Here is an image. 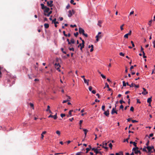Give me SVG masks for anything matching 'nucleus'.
<instances>
[{"instance_id":"obj_1","label":"nucleus","mask_w":155,"mask_h":155,"mask_svg":"<svg viewBox=\"0 0 155 155\" xmlns=\"http://www.w3.org/2000/svg\"><path fill=\"white\" fill-rule=\"evenodd\" d=\"M79 32L80 34H82L83 35H84L85 37H87V35L84 33V30L81 28H79Z\"/></svg>"},{"instance_id":"obj_2","label":"nucleus","mask_w":155,"mask_h":155,"mask_svg":"<svg viewBox=\"0 0 155 155\" xmlns=\"http://www.w3.org/2000/svg\"><path fill=\"white\" fill-rule=\"evenodd\" d=\"M44 14L46 16V15H47V13L49 12L50 10V8L46 6L45 9H44Z\"/></svg>"},{"instance_id":"obj_3","label":"nucleus","mask_w":155,"mask_h":155,"mask_svg":"<svg viewBox=\"0 0 155 155\" xmlns=\"http://www.w3.org/2000/svg\"><path fill=\"white\" fill-rule=\"evenodd\" d=\"M101 34V32H99L98 33V35H97L96 36V41L97 42L99 41V38H102V36L101 35H100Z\"/></svg>"},{"instance_id":"obj_4","label":"nucleus","mask_w":155,"mask_h":155,"mask_svg":"<svg viewBox=\"0 0 155 155\" xmlns=\"http://www.w3.org/2000/svg\"><path fill=\"white\" fill-rule=\"evenodd\" d=\"M74 10H72V11L71 10H69L68 11V16L69 17H71L72 15L73 14H74Z\"/></svg>"},{"instance_id":"obj_5","label":"nucleus","mask_w":155,"mask_h":155,"mask_svg":"<svg viewBox=\"0 0 155 155\" xmlns=\"http://www.w3.org/2000/svg\"><path fill=\"white\" fill-rule=\"evenodd\" d=\"M53 1L52 0L50 1L49 2H47V4L48 6L51 7L53 6Z\"/></svg>"},{"instance_id":"obj_6","label":"nucleus","mask_w":155,"mask_h":155,"mask_svg":"<svg viewBox=\"0 0 155 155\" xmlns=\"http://www.w3.org/2000/svg\"><path fill=\"white\" fill-rule=\"evenodd\" d=\"M56 19L55 18L52 21V23H53L54 24L55 27H57V24H58L59 22L58 21H56Z\"/></svg>"},{"instance_id":"obj_7","label":"nucleus","mask_w":155,"mask_h":155,"mask_svg":"<svg viewBox=\"0 0 155 155\" xmlns=\"http://www.w3.org/2000/svg\"><path fill=\"white\" fill-rule=\"evenodd\" d=\"M147 149L148 150V152H151V150L153 149H154V147L153 146H147L146 147Z\"/></svg>"},{"instance_id":"obj_8","label":"nucleus","mask_w":155,"mask_h":155,"mask_svg":"<svg viewBox=\"0 0 155 155\" xmlns=\"http://www.w3.org/2000/svg\"><path fill=\"white\" fill-rule=\"evenodd\" d=\"M55 68L58 70V71H60V70L59 69V67H60V65L59 64H55Z\"/></svg>"},{"instance_id":"obj_9","label":"nucleus","mask_w":155,"mask_h":155,"mask_svg":"<svg viewBox=\"0 0 155 155\" xmlns=\"http://www.w3.org/2000/svg\"><path fill=\"white\" fill-rule=\"evenodd\" d=\"M48 117L53 118L55 120L57 118V113H56L55 115L54 116L51 114Z\"/></svg>"},{"instance_id":"obj_10","label":"nucleus","mask_w":155,"mask_h":155,"mask_svg":"<svg viewBox=\"0 0 155 155\" xmlns=\"http://www.w3.org/2000/svg\"><path fill=\"white\" fill-rule=\"evenodd\" d=\"M143 91L142 92V94L143 95H146L147 94H148V92L146 91V89L143 87Z\"/></svg>"},{"instance_id":"obj_11","label":"nucleus","mask_w":155,"mask_h":155,"mask_svg":"<svg viewBox=\"0 0 155 155\" xmlns=\"http://www.w3.org/2000/svg\"><path fill=\"white\" fill-rule=\"evenodd\" d=\"M84 40H82V45L80 49L82 51V48H84Z\"/></svg>"},{"instance_id":"obj_12","label":"nucleus","mask_w":155,"mask_h":155,"mask_svg":"<svg viewBox=\"0 0 155 155\" xmlns=\"http://www.w3.org/2000/svg\"><path fill=\"white\" fill-rule=\"evenodd\" d=\"M84 83L86 84L87 86L89 85V80H87L85 78H84Z\"/></svg>"},{"instance_id":"obj_13","label":"nucleus","mask_w":155,"mask_h":155,"mask_svg":"<svg viewBox=\"0 0 155 155\" xmlns=\"http://www.w3.org/2000/svg\"><path fill=\"white\" fill-rule=\"evenodd\" d=\"M104 114L107 116H108L109 115V111L107 110L106 111H104Z\"/></svg>"},{"instance_id":"obj_14","label":"nucleus","mask_w":155,"mask_h":155,"mask_svg":"<svg viewBox=\"0 0 155 155\" xmlns=\"http://www.w3.org/2000/svg\"><path fill=\"white\" fill-rule=\"evenodd\" d=\"M114 113H115L116 114H117V112L113 108L112 109L111 113L112 114H113Z\"/></svg>"},{"instance_id":"obj_15","label":"nucleus","mask_w":155,"mask_h":155,"mask_svg":"<svg viewBox=\"0 0 155 155\" xmlns=\"http://www.w3.org/2000/svg\"><path fill=\"white\" fill-rule=\"evenodd\" d=\"M151 98H152V97H149L148 98L147 100V102L148 103H149L150 104V103L152 101Z\"/></svg>"},{"instance_id":"obj_16","label":"nucleus","mask_w":155,"mask_h":155,"mask_svg":"<svg viewBox=\"0 0 155 155\" xmlns=\"http://www.w3.org/2000/svg\"><path fill=\"white\" fill-rule=\"evenodd\" d=\"M41 9L43 10L44 9L46 6H45L44 4L41 3Z\"/></svg>"},{"instance_id":"obj_17","label":"nucleus","mask_w":155,"mask_h":155,"mask_svg":"<svg viewBox=\"0 0 155 155\" xmlns=\"http://www.w3.org/2000/svg\"><path fill=\"white\" fill-rule=\"evenodd\" d=\"M73 111V110H71L69 111V115L67 116L68 117H71L72 116L71 112Z\"/></svg>"},{"instance_id":"obj_18","label":"nucleus","mask_w":155,"mask_h":155,"mask_svg":"<svg viewBox=\"0 0 155 155\" xmlns=\"http://www.w3.org/2000/svg\"><path fill=\"white\" fill-rule=\"evenodd\" d=\"M44 26L45 28H48L49 27V24H48L45 23L44 24Z\"/></svg>"},{"instance_id":"obj_19","label":"nucleus","mask_w":155,"mask_h":155,"mask_svg":"<svg viewBox=\"0 0 155 155\" xmlns=\"http://www.w3.org/2000/svg\"><path fill=\"white\" fill-rule=\"evenodd\" d=\"M83 130L84 132L85 137H86L87 134L88 132V130L86 129H83Z\"/></svg>"},{"instance_id":"obj_20","label":"nucleus","mask_w":155,"mask_h":155,"mask_svg":"<svg viewBox=\"0 0 155 155\" xmlns=\"http://www.w3.org/2000/svg\"><path fill=\"white\" fill-rule=\"evenodd\" d=\"M134 153L136 154H137L138 153H139L140 154H141L140 151L137 150H135V151L134 152Z\"/></svg>"},{"instance_id":"obj_21","label":"nucleus","mask_w":155,"mask_h":155,"mask_svg":"<svg viewBox=\"0 0 155 155\" xmlns=\"http://www.w3.org/2000/svg\"><path fill=\"white\" fill-rule=\"evenodd\" d=\"M46 133V132L45 131H43L42 134H41V138L42 139H43V137H44V134H45Z\"/></svg>"},{"instance_id":"obj_22","label":"nucleus","mask_w":155,"mask_h":155,"mask_svg":"<svg viewBox=\"0 0 155 155\" xmlns=\"http://www.w3.org/2000/svg\"><path fill=\"white\" fill-rule=\"evenodd\" d=\"M52 11H49L47 13V15H46V16L48 17L52 13Z\"/></svg>"},{"instance_id":"obj_23","label":"nucleus","mask_w":155,"mask_h":155,"mask_svg":"<svg viewBox=\"0 0 155 155\" xmlns=\"http://www.w3.org/2000/svg\"><path fill=\"white\" fill-rule=\"evenodd\" d=\"M102 23V22L101 21L99 20L98 21V23L97 24V25L99 26L100 27H101V24Z\"/></svg>"},{"instance_id":"obj_24","label":"nucleus","mask_w":155,"mask_h":155,"mask_svg":"<svg viewBox=\"0 0 155 155\" xmlns=\"http://www.w3.org/2000/svg\"><path fill=\"white\" fill-rule=\"evenodd\" d=\"M95 151L94 152L96 154H97L98 153H100L101 154V152H99L98 150V149L96 148V150H95Z\"/></svg>"},{"instance_id":"obj_25","label":"nucleus","mask_w":155,"mask_h":155,"mask_svg":"<svg viewBox=\"0 0 155 155\" xmlns=\"http://www.w3.org/2000/svg\"><path fill=\"white\" fill-rule=\"evenodd\" d=\"M116 155H123V153L122 152H120L119 153H116Z\"/></svg>"},{"instance_id":"obj_26","label":"nucleus","mask_w":155,"mask_h":155,"mask_svg":"<svg viewBox=\"0 0 155 155\" xmlns=\"http://www.w3.org/2000/svg\"><path fill=\"white\" fill-rule=\"evenodd\" d=\"M74 41H74V39L73 38H72L71 39L70 42L71 44V43L74 44Z\"/></svg>"},{"instance_id":"obj_27","label":"nucleus","mask_w":155,"mask_h":155,"mask_svg":"<svg viewBox=\"0 0 155 155\" xmlns=\"http://www.w3.org/2000/svg\"><path fill=\"white\" fill-rule=\"evenodd\" d=\"M29 105H30V106H31V107H32V109H34V104H33L30 103H29Z\"/></svg>"},{"instance_id":"obj_28","label":"nucleus","mask_w":155,"mask_h":155,"mask_svg":"<svg viewBox=\"0 0 155 155\" xmlns=\"http://www.w3.org/2000/svg\"><path fill=\"white\" fill-rule=\"evenodd\" d=\"M138 147H136L133 148L132 149V150L134 151L135 152V150H138Z\"/></svg>"},{"instance_id":"obj_29","label":"nucleus","mask_w":155,"mask_h":155,"mask_svg":"<svg viewBox=\"0 0 155 155\" xmlns=\"http://www.w3.org/2000/svg\"><path fill=\"white\" fill-rule=\"evenodd\" d=\"M152 22V20H150L149 21V22L148 23V24L150 26H151Z\"/></svg>"},{"instance_id":"obj_30","label":"nucleus","mask_w":155,"mask_h":155,"mask_svg":"<svg viewBox=\"0 0 155 155\" xmlns=\"http://www.w3.org/2000/svg\"><path fill=\"white\" fill-rule=\"evenodd\" d=\"M89 147H90V148H87L86 149V150H87V151H86V153H87L90 150L91 148V147L90 146V145H89Z\"/></svg>"},{"instance_id":"obj_31","label":"nucleus","mask_w":155,"mask_h":155,"mask_svg":"<svg viewBox=\"0 0 155 155\" xmlns=\"http://www.w3.org/2000/svg\"><path fill=\"white\" fill-rule=\"evenodd\" d=\"M82 152H80L77 153H76V155H81L82 154Z\"/></svg>"},{"instance_id":"obj_32","label":"nucleus","mask_w":155,"mask_h":155,"mask_svg":"<svg viewBox=\"0 0 155 155\" xmlns=\"http://www.w3.org/2000/svg\"><path fill=\"white\" fill-rule=\"evenodd\" d=\"M91 48L90 49V51L91 52H92L93 51L94 46H93V45H91Z\"/></svg>"},{"instance_id":"obj_33","label":"nucleus","mask_w":155,"mask_h":155,"mask_svg":"<svg viewBox=\"0 0 155 155\" xmlns=\"http://www.w3.org/2000/svg\"><path fill=\"white\" fill-rule=\"evenodd\" d=\"M128 35H128V34L127 33L126 34L124 35V37L125 38H128Z\"/></svg>"},{"instance_id":"obj_34","label":"nucleus","mask_w":155,"mask_h":155,"mask_svg":"<svg viewBox=\"0 0 155 155\" xmlns=\"http://www.w3.org/2000/svg\"><path fill=\"white\" fill-rule=\"evenodd\" d=\"M56 133L58 134L59 136H60V132L59 130H57L56 131Z\"/></svg>"},{"instance_id":"obj_35","label":"nucleus","mask_w":155,"mask_h":155,"mask_svg":"<svg viewBox=\"0 0 155 155\" xmlns=\"http://www.w3.org/2000/svg\"><path fill=\"white\" fill-rule=\"evenodd\" d=\"M50 107L49 105H48L47 106V109L46 110V111H48V110H50Z\"/></svg>"},{"instance_id":"obj_36","label":"nucleus","mask_w":155,"mask_h":155,"mask_svg":"<svg viewBox=\"0 0 155 155\" xmlns=\"http://www.w3.org/2000/svg\"><path fill=\"white\" fill-rule=\"evenodd\" d=\"M101 76L104 79H106V76H105L103 74H101Z\"/></svg>"},{"instance_id":"obj_37","label":"nucleus","mask_w":155,"mask_h":155,"mask_svg":"<svg viewBox=\"0 0 155 155\" xmlns=\"http://www.w3.org/2000/svg\"><path fill=\"white\" fill-rule=\"evenodd\" d=\"M134 85H135V84L132 83L129 86H130V87H133L134 86Z\"/></svg>"},{"instance_id":"obj_38","label":"nucleus","mask_w":155,"mask_h":155,"mask_svg":"<svg viewBox=\"0 0 155 155\" xmlns=\"http://www.w3.org/2000/svg\"><path fill=\"white\" fill-rule=\"evenodd\" d=\"M100 146H102L103 147H104V148L105 149H107L108 148V147H107L103 146V145H102L101 144L100 145Z\"/></svg>"},{"instance_id":"obj_39","label":"nucleus","mask_w":155,"mask_h":155,"mask_svg":"<svg viewBox=\"0 0 155 155\" xmlns=\"http://www.w3.org/2000/svg\"><path fill=\"white\" fill-rule=\"evenodd\" d=\"M105 107V106L104 105L102 106L101 109H102V110L104 111H105V110H104Z\"/></svg>"},{"instance_id":"obj_40","label":"nucleus","mask_w":155,"mask_h":155,"mask_svg":"<svg viewBox=\"0 0 155 155\" xmlns=\"http://www.w3.org/2000/svg\"><path fill=\"white\" fill-rule=\"evenodd\" d=\"M146 148H147L146 147H144L143 149V151L147 152V150L146 149Z\"/></svg>"},{"instance_id":"obj_41","label":"nucleus","mask_w":155,"mask_h":155,"mask_svg":"<svg viewBox=\"0 0 155 155\" xmlns=\"http://www.w3.org/2000/svg\"><path fill=\"white\" fill-rule=\"evenodd\" d=\"M123 86H126V84L125 81H123Z\"/></svg>"},{"instance_id":"obj_42","label":"nucleus","mask_w":155,"mask_h":155,"mask_svg":"<svg viewBox=\"0 0 155 155\" xmlns=\"http://www.w3.org/2000/svg\"><path fill=\"white\" fill-rule=\"evenodd\" d=\"M124 25V24H123L120 27V28L121 30H122L123 29V27Z\"/></svg>"},{"instance_id":"obj_43","label":"nucleus","mask_w":155,"mask_h":155,"mask_svg":"<svg viewBox=\"0 0 155 155\" xmlns=\"http://www.w3.org/2000/svg\"><path fill=\"white\" fill-rule=\"evenodd\" d=\"M61 108H62V106L59 105L57 107V109L58 110L60 109Z\"/></svg>"},{"instance_id":"obj_44","label":"nucleus","mask_w":155,"mask_h":155,"mask_svg":"<svg viewBox=\"0 0 155 155\" xmlns=\"http://www.w3.org/2000/svg\"><path fill=\"white\" fill-rule=\"evenodd\" d=\"M74 35L76 37H77L78 35V32H77L76 33H74Z\"/></svg>"},{"instance_id":"obj_45","label":"nucleus","mask_w":155,"mask_h":155,"mask_svg":"<svg viewBox=\"0 0 155 155\" xmlns=\"http://www.w3.org/2000/svg\"><path fill=\"white\" fill-rule=\"evenodd\" d=\"M65 116V114H61V116L63 118V117Z\"/></svg>"},{"instance_id":"obj_46","label":"nucleus","mask_w":155,"mask_h":155,"mask_svg":"<svg viewBox=\"0 0 155 155\" xmlns=\"http://www.w3.org/2000/svg\"><path fill=\"white\" fill-rule=\"evenodd\" d=\"M109 147L111 148V149L112 148V144L111 143H110L109 144Z\"/></svg>"},{"instance_id":"obj_47","label":"nucleus","mask_w":155,"mask_h":155,"mask_svg":"<svg viewBox=\"0 0 155 155\" xmlns=\"http://www.w3.org/2000/svg\"><path fill=\"white\" fill-rule=\"evenodd\" d=\"M120 55L121 56H124V54L122 52H120Z\"/></svg>"},{"instance_id":"obj_48","label":"nucleus","mask_w":155,"mask_h":155,"mask_svg":"<svg viewBox=\"0 0 155 155\" xmlns=\"http://www.w3.org/2000/svg\"><path fill=\"white\" fill-rule=\"evenodd\" d=\"M143 58H146V56L145 55V53L144 52H143Z\"/></svg>"},{"instance_id":"obj_49","label":"nucleus","mask_w":155,"mask_h":155,"mask_svg":"<svg viewBox=\"0 0 155 155\" xmlns=\"http://www.w3.org/2000/svg\"><path fill=\"white\" fill-rule=\"evenodd\" d=\"M69 49L70 51H74V49L73 48H69Z\"/></svg>"},{"instance_id":"obj_50","label":"nucleus","mask_w":155,"mask_h":155,"mask_svg":"<svg viewBox=\"0 0 155 155\" xmlns=\"http://www.w3.org/2000/svg\"><path fill=\"white\" fill-rule=\"evenodd\" d=\"M82 122H83V120H80V122H79V125H80V126L81 127V124L82 123Z\"/></svg>"},{"instance_id":"obj_51","label":"nucleus","mask_w":155,"mask_h":155,"mask_svg":"<svg viewBox=\"0 0 155 155\" xmlns=\"http://www.w3.org/2000/svg\"><path fill=\"white\" fill-rule=\"evenodd\" d=\"M134 110V108L133 107H131L130 108V110L132 111H133Z\"/></svg>"},{"instance_id":"obj_52","label":"nucleus","mask_w":155,"mask_h":155,"mask_svg":"<svg viewBox=\"0 0 155 155\" xmlns=\"http://www.w3.org/2000/svg\"><path fill=\"white\" fill-rule=\"evenodd\" d=\"M107 143H104V142H103V146H104H104H107Z\"/></svg>"},{"instance_id":"obj_53","label":"nucleus","mask_w":155,"mask_h":155,"mask_svg":"<svg viewBox=\"0 0 155 155\" xmlns=\"http://www.w3.org/2000/svg\"><path fill=\"white\" fill-rule=\"evenodd\" d=\"M89 90L90 91H92V87L91 86H90L89 87Z\"/></svg>"},{"instance_id":"obj_54","label":"nucleus","mask_w":155,"mask_h":155,"mask_svg":"<svg viewBox=\"0 0 155 155\" xmlns=\"http://www.w3.org/2000/svg\"><path fill=\"white\" fill-rule=\"evenodd\" d=\"M131 44L132 45V46L133 47H134L135 46V45H134V44L133 43V42L132 41H131Z\"/></svg>"},{"instance_id":"obj_55","label":"nucleus","mask_w":155,"mask_h":155,"mask_svg":"<svg viewBox=\"0 0 155 155\" xmlns=\"http://www.w3.org/2000/svg\"><path fill=\"white\" fill-rule=\"evenodd\" d=\"M132 121L133 123H134L135 122H137L138 121L135 120H132Z\"/></svg>"},{"instance_id":"obj_56","label":"nucleus","mask_w":155,"mask_h":155,"mask_svg":"<svg viewBox=\"0 0 155 155\" xmlns=\"http://www.w3.org/2000/svg\"><path fill=\"white\" fill-rule=\"evenodd\" d=\"M133 145H134L135 147H137V143H135V142H133Z\"/></svg>"},{"instance_id":"obj_57","label":"nucleus","mask_w":155,"mask_h":155,"mask_svg":"<svg viewBox=\"0 0 155 155\" xmlns=\"http://www.w3.org/2000/svg\"><path fill=\"white\" fill-rule=\"evenodd\" d=\"M105 85H106V86L107 87L109 88V85L107 84V83H105Z\"/></svg>"},{"instance_id":"obj_58","label":"nucleus","mask_w":155,"mask_h":155,"mask_svg":"<svg viewBox=\"0 0 155 155\" xmlns=\"http://www.w3.org/2000/svg\"><path fill=\"white\" fill-rule=\"evenodd\" d=\"M70 26H71V27L73 28V27H76V25H70Z\"/></svg>"},{"instance_id":"obj_59","label":"nucleus","mask_w":155,"mask_h":155,"mask_svg":"<svg viewBox=\"0 0 155 155\" xmlns=\"http://www.w3.org/2000/svg\"><path fill=\"white\" fill-rule=\"evenodd\" d=\"M63 33L64 34V35L66 37L67 36V35L65 34V31H63Z\"/></svg>"},{"instance_id":"obj_60","label":"nucleus","mask_w":155,"mask_h":155,"mask_svg":"<svg viewBox=\"0 0 155 155\" xmlns=\"http://www.w3.org/2000/svg\"><path fill=\"white\" fill-rule=\"evenodd\" d=\"M123 103H124V102L122 100H120V104H122Z\"/></svg>"},{"instance_id":"obj_61","label":"nucleus","mask_w":155,"mask_h":155,"mask_svg":"<svg viewBox=\"0 0 155 155\" xmlns=\"http://www.w3.org/2000/svg\"><path fill=\"white\" fill-rule=\"evenodd\" d=\"M70 7V5L69 4H68L66 7V8L68 9Z\"/></svg>"},{"instance_id":"obj_62","label":"nucleus","mask_w":155,"mask_h":155,"mask_svg":"<svg viewBox=\"0 0 155 155\" xmlns=\"http://www.w3.org/2000/svg\"><path fill=\"white\" fill-rule=\"evenodd\" d=\"M69 100L68 99L66 100H64V101H63V103H66Z\"/></svg>"},{"instance_id":"obj_63","label":"nucleus","mask_w":155,"mask_h":155,"mask_svg":"<svg viewBox=\"0 0 155 155\" xmlns=\"http://www.w3.org/2000/svg\"><path fill=\"white\" fill-rule=\"evenodd\" d=\"M134 12L133 11H132L130 12V13L129 15L130 16L131 15L133 14H134Z\"/></svg>"},{"instance_id":"obj_64","label":"nucleus","mask_w":155,"mask_h":155,"mask_svg":"<svg viewBox=\"0 0 155 155\" xmlns=\"http://www.w3.org/2000/svg\"><path fill=\"white\" fill-rule=\"evenodd\" d=\"M92 92L93 94H95L96 93V91L94 90L92 91Z\"/></svg>"}]
</instances>
